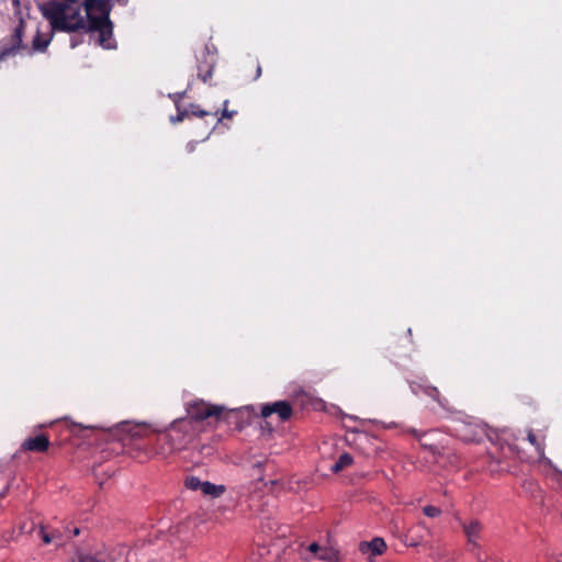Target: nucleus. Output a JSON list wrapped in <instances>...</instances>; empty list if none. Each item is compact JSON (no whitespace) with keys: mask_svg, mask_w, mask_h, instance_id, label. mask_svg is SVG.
Listing matches in <instances>:
<instances>
[{"mask_svg":"<svg viewBox=\"0 0 562 562\" xmlns=\"http://www.w3.org/2000/svg\"><path fill=\"white\" fill-rule=\"evenodd\" d=\"M210 76H211V71H209V72H207V76H205V77L203 78V81H206L207 77H210Z\"/></svg>","mask_w":562,"mask_h":562,"instance_id":"nucleus-26","label":"nucleus"},{"mask_svg":"<svg viewBox=\"0 0 562 562\" xmlns=\"http://www.w3.org/2000/svg\"><path fill=\"white\" fill-rule=\"evenodd\" d=\"M41 536H42L43 541H44L46 544L50 543V542H52V540H53V537H52V536H49L48 533H46L43 529L41 530Z\"/></svg>","mask_w":562,"mask_h":562,"instance_id":"nucleus-21","label":"nucleus"},{"mask_svg":"<svg viewBox=\"0 0 562 562\" xmlns=\"http://www.w3.org/2000/svg\"><path fill=\"white\" fill-rule=\"evenodd\" d=\"M192 114H194L196 116H204L207 113L205 111H203V110H198L196 106L192 105Z\"/></svg>","mask_w":562,"mask_h":562,"instance_id":"nucleus-22","label":"nucleus"},{"mask_svg":"<svg viewBox=\"0 0 562 562\" xmlns=\"http://www.w3.org/2000/svg\"><path fill=\"white\" fill-rule=\"evenodd\" d=\"M188 115V111L179 112L176 117H171L172 123L181 122Z\"/></svg>","mask_w":562,"mask_h":562,"instance_id":"nucleus-19","label":"nucleus"},{"mask_svg":"<svg viewBox=\"0 0 562 562\" xmlns=\"http://www.w3.org/2000/svg\"><path fill=\"white\" fill-rule=\"evenodd\" d=\"M424 392H425L428 396L432 397L434 400L439 401V400L437 398V396H438V393H439V392H438V390H437L436 387H425V389H424Z\"/></svg>","mask_w":562,"mask_h":562,"instance_id":"nucleus-14","label":"nucleus"},{"mask_svg":"<svg viewBox=\"0 0 562 562\" xmlns=\"http://www.w3.org/2000/svg\"><path fill=\"white\" fill-rule=\"evenodd\" d=\"M74 533H75V535H78V533H79V530L76 528V529L74 530Z\"/></svg>","mask_w":562,"mask_h":562,"instance_id":"nucleus-29","label":"nucleus"},{"mask_svg":"<svg viewBox=\"0 0 562 562\" xmlns=\"http://www.w3.org/2000/svg\"><path fill=\"white\" fill-rule=\"evenodd\" d=\"M291 407L286 402L279 401L272 404L263 405L261 408L262 417H269L272 414H278L281 420H285L291 415Z\"/></svg>","mask_w":562,"mask_h":562,"instance_id":"nucleus-7","label":"nucleus"},{"mask_svg":"<svg viewBox=\"0 0 562 562\" xmlns=\"http://www.w3.org/2000/svg\"><path fill=\"white\" fill-rule=\"evenodd\" d=\"M166 430V445L157 450V453L164 457L182 449L187 445L191 438L193 426L191 420L179 418L173 420Z\"/></svg>","mask_w":562,"mask_h":562,"instance_id":"nucleus-3","label":"nucleus"},{"mask_svg":"<svg viewBox=\"0 0 562 562\" xmlns=\"http://www.w3.org/2000/svg\"><path fill=\"white\" fill-rule=\"evenodd\" d=\"M528 440L531 445H535L539 451H541V447L537 443L536 436L532 432L528 434Z\"/></svg>","mask_w":562,"mask_h":562,"instance_id":"nucleus-20","label":"nucleus"},{"mask_svg":"<svg viewBox=\"0 0 562 562\" xmlns=\"http://www.w3.org/2000/svg\"><path fill=\"white\" fill-rule=\"evenodd\" d=\"M225 491L226 488L224 485H216L209 481H205L201 493L205 496L217 498L222 496L225 493Z\"/></svg>","mask_w":562,"mask_h":562,"instance_id":"nucleus-9","label":"nucleus"},{"mask_svg":"<svg viewBox=\"0 0 562 562\" xmlns=\"http://www.w3.org/2000/svg\"><path fill=\"white\" fill-rule=\"evenodd\" d=\"M319 559L324 561H331L333 553L326 549H321Z\"/></svg>","mask_w":562,"mask_h":562,"instance_id":"nucleus-16","label":"nucleus"},{"mask_svg":"<svg viewBox=\"0 0 562 562\" xmlns=\"http://www.w3.org/2000/svg\"><path fill=\"white\" fill-rule=\"evenodd\" d=\"M261 463L260 462H257L254 464L252 467V476H256L258 480H262V476H261Z\"/></svg>","mask_w":562,"mask_h":562,"instance_id":"nucleus-15","label":"nucleus"},{"mask_svg":"<svg viewBox=\"0 0 562 562\" xmlns=\"http://www.w3.org/2000/svg\"><path fill=\"white\" fill-rule=\"evenodd\" d=\"M308 550H310L311 552H318V551H321V548L318 547V544H317V543H312V544L308 547Z\"/></svg>","mask_w":562,"mask_h":562,"instance_id":"nucleus-23","label":"nucleus"},{"mask_svg":"<svg viewBox=\"0 0 562 562\" xmlns=\"http://www.w3.org/2000/svg\"><path fill=\"white\" fill-rule=\"evenodd\" d=\"M188 147H189V150H190V151H192V150H193V147H192L190 144L188 145Z\"/></svg>","mask_w":562,"mask_h":562,"instance_id":"nucleus-28","label":"nucleus"},{"mask_svg":"<svg viewBox=\"0 0 562 562\" xmlns=\"http://www.w3.org/2000/svg\"><path fill=\"white\" fill-rule=\"evenodd\" d=\"M50 38L47 36H43L40 33L33 40V48L35 50L43 52L48 46Z\"/></svg>","mask_w":562,"mask_h":562,"instance_id":"nucleus-11","label":"nucleus"},{"mask_svg":"<svg viewBox=\"0 0 562 562\" xmlns=\"http://www.w3.org/2000/svg\"><path fill=\"white\" fill-rule=\"evenodd\" d=\"M423 512L428 517H437L441 513L440 509L438 507H435V506H425L423 508Z\"/></svg>","mask_w":562,"mask_h":562,"instance_id":"nucleus-13","label":"nucleus"},{"mask_svg":"<svg viewBox=\"0 0 562 562\" xmlns=\"http://www.w3.org/2000/svg\"><path fill=\"white\" fill-rule=\"evenodd\" d=\"M460 525L463 529V532L468 539V542L470 546L477 548L479 547V539L481 538V531H482V524L474 519L470 521H462L460 520Z\"/></svg>","mask_w":562,"mask_h":562,"instance_id":"nucleus-6","label":"nucleus"},{"mask_svg":"<svg viewBox=\"0 0 562 562\" xmlns=\"http://www.w3.org/2000/svg\"><path fill=\"white\" fill-rule=\"evenodd\" d=\"M44 14L56 30L69 32L87 27L90 32L97 33L95 41L100 45V31L92 27L83 0H53L44 8Z\"/></svg>","mask_w":562,"mask_h":562,"instance_id":"nucleus-1","label":"nucleus"},{"mask_svg":"<svg viewBox=\"0 0 562 562\" xmlns=\"http://www.w3.org/2000/svg\"><path fill=\"white\" fill-rule=\"evenodd\" d=\"M48 446H49V440L44 435H40L34 438H29L22 445L23 449H25V450L40 451V452L46 451L48 449Z\"/></svg>","mask_w":562,"mask_h":562,"instance_id":"nucleus-8","label":"nucleus"},{"mask_svg":"<svg viewBox=\"0 0 562 562\" xmlns=\"http://www.w3.org/2000/svg\"><path fill=\"white\" fill-rule=\"evenodd\" d=\"M12 52V49H8L5 52H3L2 54H0V60H2L7 55H9L10 53Z\"/></svg>","mask_w":562,"mask_h":562,"instance_id":"nucleus-25","label":"nucleus"},{"mask_svg":"<svg viewBox=\"0 0 562 562\" xmlns=\"http://www.w3.org/2000/svg\"><path fill=\"white\" fill-rule=\"evenodd\" d=\"M228 104V100H225L224 101V109H223V112H222V119H231L233 115H234V111H229L226 109V105Z\"/></svg>","mask_w":562,"mask_h":562,"instance_id":"nucleus-18","label":"nucleus"},{"mask_svg":"<svg viewBox=\"0 0 562 562\" xmlns=\"http://www.w3.org/2000/svg\"><path fill=\"white\" fill-rule=\"evenodd\" d=\"M72 562H98V560L91 555H80Z\"/></svg>","mask_w":562,"mask_h":562,"instance_id":"nucleus-17","label":"nucleus"},{"mask_svg":"<svg viewBox=\"0 0 562 562\" xmlns=\"http://www.w3.org/2000/svg\"><path fill=\"white\" fill-rule=\"evenodd\" d=\"M204 482L205 481H201L199 477L196 476H190L186 480V486L189 488V490H192V491H200L202 492V488H203V485H204Z\"/></svg>","mask_w":562,"mask_h":562,"instance_id":"nucleus-12","label":"nucleus"},{"mask_svg":"<svg viewBox=\"0 0 562 562\" xmlns=\"http://www.w3.org/2000/svg\"><path fill=\"white\" fill-rule=\"evenodd\" d=\"M226 408L221 405H211L204 401H193L187 405L189 420H204L209 417H220Z\"/></svg>","mask_w":562,"mask_h":562,"instance_id":"nucleus-4","label":"nucleus"},{"mask_svg":"<svg viewBox=\"0 0 562 562\" xmlns=\"http://www.w3.org/2000/svg\"><path fill=\"white\" fill-rule=\"evenodd\" d=\"M352 462V457L348 453H344L339 457L338 461L333 465L331 470L334 472H339L341 471L342 469L347 468L348 465H350Z\"/></svg>","mask_w":562,"mask_h":562,"instance_id":"nucleus-10","label":"nucleus"},{"mask_svg":"<svg viewBox=\"0 0 562 562\" xmlns=\"http://www.w3.org/2000/svg\"><path fill=\"white\" fill-rule=\"evenodd\" d=\"M139 428H140L139 426H135L130 431L132 432L133 436H140Z\"/></svg>","mask_w":562,"mask_h":562,"instance_id":"nucleus-24","label":"nucleus"},{"mask_svg":"<svg viewBox=\"0 0 562 562\" xmlns=\"http://www.w3.org/2000/svg\"><path fill=\"white\" fill-rule=\"evenodd\" d=\"M85 10L90 18L92 27L100 31V46L106 49L115 47L112 37V23L109 20L110 3L109 0H83Z\"/></svg>","mask_w":562,"mask_h":562,"instance_id":"nucleus-2","label":"nucleus"},{"mask_svg":"<svg viewBox=\"0 0 562 562\" xmlns=\"http://www.w3.org/2000/svg\"><path fill=\"white\" fill-rule=\"evenodd\" d=\"M260 74H261V68H260V67H258V69H257V76H260Z\"/></svg>","mask_w":562,"mask_h":562,"instance_id":"nucleus-27","label":"nucleus"},{"mask_svg":"<svg viewBox=\"0 0 562 562\" xmlns=\"http://www.w3.org/2000/svg\"><path fill=\"white\" fill-rule=\"evenodd\" d=\"M386 549V543L384 539L376 537L371 541H362L359 544V551L367 555L370 561L373 560L374 557L381 555Z\"/></svg>","mask_w":562,"mask_h":562,"instance_id":"nucleus-5","label":"nucleus"}]
</instances>
